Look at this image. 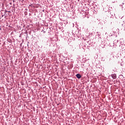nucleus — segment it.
Masks as SVG:
<instances>
[{
	"mask_svg": "<svg viewBox=\"0 0 125 125\" xmlns=\"http://www.w3.org/2000/svg\"><path fill=\"white\" fill-rule=\"evenodd\" d=\"M76 77L78 79H81V78H82V75L80 74H77Z\"/></svg>",
	"mask_w": 125,
	"mask_h": 125,
	"instance_id": "obj_3",
	"label": "nucleus"
},
{
	"mask_svg": "<svg viewBox=\"0 0 125 125\" xmlns=\"http://www.w3.org/2000/svg\"><path fill=\"white\" fill-rule=\"evenodd\" d=\"M8 12L9 13H10V11H8Z\"/></svg>",
	"mask_w": 125,
	"mask_h": 125,
	"instance_id": "obj_4",
	"label": "nucleus"
},
{
	"mask_svg": "<svg viewBox=\"0 0 125 125\" xmlns=\"http://www.w3.org/2000/svg\"><path fill=\"white\" fill-rule=\"evenodd\" d=\"M111 77L112 79H114V80H115V79H117V75H116L115 74H112Z\"/></svg>",
	"mask_w": 125,
	"mask_h": 125,
	"instance_id": "obj_1",
	"label": "nucleus"
},
{
	"mask_svg": "<svg viewBox=\"0 0 125 125\" xmlns=\"http://www.w3.org/2000/svg\"><path fill=\"white\" fill-rule=\"evenodd\" d=\"M121 21L123 22V23H125V17H123L122 18H121Z\"/></svg>",
	"mask_w": 125,
	"mask_h": 125,
	"instance_id": "obj_2",
	"label": "nucleus"
}]
</instances>
